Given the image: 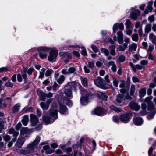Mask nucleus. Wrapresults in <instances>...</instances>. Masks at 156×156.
<instances>
[{"mask_svg":"<svg viewBox=\"0 0 156 156\" xmlns=\"http://www.w3.org/2000/svg\"><path fill=\"white\" fill-rule=\"evenodd\" d=\"M41 107L44 110H47L49 106L46 103H44L43 102H41L40 104Z\"/></svg>","mask_w":156,"mask_h":156,"instance_id":"nucleus-32","label":"nucleus"},{"mask_svg":"<svg viewBox=\"0 0 156 156\" xmlns=\"http://www.w3.org/2000/svg\"><path fill=\"white\" fill-rule=\"evenodd\" d=\"M109 48L110 50L111 54L113 56H114L115 55V47L114 45H112L109 47Z\"/></svg>","mask_w":156,"mask_h":156,"instance_id":"nucleus-31","label":"nucleus"},{"mask_svg":"<svg viewBox=\"0 0 156 156\" xmlns=\"http://www.w3.org/2000/svg\"><path fill=\"white\" fill-rule=\"evenodd\" d=\"M148 105V109L150 110L153 109L154 108V105L152 102L149 103Z\"/></svg>","mask_w":156,"mask_h":156,"instance_id":"nucleus-57","label":"nucleus"},{"mask_svg":"<svg viewBox=\"0 0 156 156\" xmlns=\"http://www.w3.org/2000/svg\"><path fill=\"white\" fill-rule=\"evenodd\" d=\"M29 121L28 117L27 115H24L22 120V122L24 126L27 125L28 122Z\"/></svg>","mask_w":156,"mask_h":156,"instance_id":"nucleus-27","label":"nucleus"},{"mask_svg":"<svg viewBox=\"0 0 156 156\" xmlns=\"http://www.w3.org/2000/svg\"><path fill=\"white\" fill-rule=\"evenodd\" d=\"M136 67V68L139 70H141L142 69H144V66H142L141 65H140L139 64L136 65L135 66Z\"/></svg>","mask_w":156,"mask_h":156,"instance_id":"nucleus-60","label":"nucleus"},{"mask_svg":"<svg viewBox=\"0 0 156 156\" xmlns=\"http://www.w3.org/2000/svg\"><path fill=\"white\" fill-rule=\"evenodd\" d=\"M30 130L27 127L23 128L20 130V134L23 135L25 134H28L30 133Z\"/></svg>","mask_w":156,"mask_h":156,"instance_id":"nucleus-23","label":"nucleus"},{"mask_svg":"<svg viewBox=\"0 0 156 156\" xmlns=\"http://www.w3.org/2000/svg\"><path fill=\"white\" fill-rule=\"evenodd\" d=\"M130 108L132 110L137 111L140 109V106L138 104L134 102L131 101L129 104Z\"/></svg>","mask_w":156,"mask_h":156,"instance_id":"nucleus-11","label":"nucleus"},{"mask_svg":"<svg viewBox=\"0 0 156 156\" xmlns=\"http://www.w3.org/2000/svg\"><path fill=\"white\" fill-rule=\"evenodd\" d=\"M149 39L153 44H156V36L153 33H150L149 34Z\"/></svg>","mask_w":156,"mask_h":156,"instance_id":"nucleus-17","label":"nucleus"},{"mask_svg":"<svg viewBox=\"0 0 156 156\" xmlns=\"http://www.w3.org/2000/svg\"><path fill=\"white\" fill-rule=\"evenodd\" d=\"M30 120L32 126H35L39 122L38 118L36 115L34 114H31L30 115Z\"/></svg>","mask_w":156,"mask_h":156,"instance_id":"nucleus-8","label":"nucleus"},{"mask_svg":"<svg viewBox=\"0 0 156 156\" xmlns=\"http://www.w3.org/2000/svg\"><path fill=\"white\" fill-rule=\"evenodd\" d=\"M25 141V139L23 137H19L18 139L16 144V147L20 148L23 144Z\"/></svg>","mask_w":156,"mask_h":156,"instance_id":"nucleus-14","label":"nucleus"},{"mask_svg":"<svg viewBox=\"0 0 156 156\" xmlns=\"http://www.w3.org/2000/svg\"><path fill=\"white\" fill-rule=\"evenodd\" d=\"M24 110L25 113L32 112L33 111V108L32 107H29L28 108H24Z\"/></svg>","mask_w":156,"mask_h":156,"instance_id":"nucleus-52","label":"nucleus"},{"mask_svg":"<svg viewBox=\"0 0 156 156\" xmlns=\"http://www.w3.org/2000/svg\"><path fill=\"white\" fill-rule=\"evenodd\" d=\"M125 57L123 55H121L118 58V61L119 62H123L125 61Z\"/></svg>","mask_w":156,"mask_h":156,"instance_id":"nucleus-47","label":"nucleus"},{"mask_svg":"<svg viewBox=\"0 0 156 156\" xmlns=\"http://www.w3.org/2000/svg\"><path fill=\"white\" fill-rule=\"evenodd\" d=\"M137 44L134 43H132L129 46V51H135L136 50Z\"/></svg>","mask_w":156,"mask_h":156,"instance_id":"nucleus-20","label":"nucleus"},{"mask_svg":"<svg viewBox=\"0 0 156 156\" xmlns=\"http://www.w3.org/2000/svg\"><path fill=\"white\" fill-rule=\"evenodd\" d=\"M130 115L129 114L126 113L120 116L121 121L124 123L129 122L130 119Z\"/></svg>","mask_w":156,"mask_h":156,"instance_id":"nucleus-7","label":"nucleus"},{"mask_svg":"<svg viewBox=\"0 0 156 156\" xmlns=\"http://www.w3.org/2000/svg\"><path fill=\"white\" fill-rule=\"evenodd\" d=\"M123 99V95L120 94H118L116 101L118 103H120Z\"/></svg>","mask_w":156,"mask_h":156,"instance_id":"nucleus-26","label":"nucleus"},{"mask_svg":"<svg viewBox=\"0 0 156 156\" xmlns=\"http://www.w3.org/2000/svg\"><path fill=\"white\" fill-rule=\"evenodd\" d=\"M152 99V97H149L146 98L145 99V101L147 103H149L151 100Z\"/></svg>","mask_w":156,"mask_h":156,"instance_id":"nucleus-63","label":"nucleus"},{"mask_svg":"<svg viewBox=\"0 0 156 156\" xmlns=\"http://www.w3.org/2000/svg\"><path fill=\"white\" fill-rule=\"evenodd\" d=\"M20 104H16L13 107L12 109V111L13 113H16L18 112L20 110Z\"/></svg>","mask_w":156,"mask_h":156,"instance_id":"nucleus-30","label":"nucleus"},{"mask_svg":"<svg viewBox=\"0 0 156 156\" xmlns=\"http://www.w3.org/2000/svg\"><path fill=\"white\" fill-rule=\"evenodd\" d=\"M125 24L126 28H129L131 26V22L129 20L127 19L126 20Z\"/></svg>","mask_w":156,"mask_h":156,"instance_id":"nucleus-42","label":"nucleus"},{"mask_svg":"<svg viewBox=\"0 0 156 156\" xmlns=\"http://www.w3.org/2000/svg\"><path fill=\"white\" fill-rule=\"evenodd\" d=\"M148 20L151 23L154 20V17L153 15H151L148 18Z\"/></svg>","mask_w":156,"mask_h":156,"instance_id":"nucleus-58","label":"nucleus"},{"mask_svg":"<svg viewBox=\"0 0 156 156\" xmlns=\"http://www.w3.org/2000/svg\"><path fill=\"white\" fill-rule=\"evenodd\" d=\"M8 132L10 134H12L13 136L14 137H17L19 134V132L15 131L13 128L10 129L8 131Z\"/></svg>","mask_w":156,"mask_h":156,"instance_id":"nucleus-18","label":"nucleus"},{"mask_svg":"<svg viewBox=\"0 0 156 156\" xmlns=\"http://www.w3.org/2000/svg\"><path fill=\"white\" fill-rule=\"evenodd\" d=\"M2 137L4 141L6 142L8 141L11 139L10 136L7 134L3 136Z\"/></svg>","mask_w":156,"mask_h":156,"instance_id":"nucleus-43","label":"nucleus"},{"mask_svg":"<svg viewBox=\"0 0 156 156\" xmlns=\"http://www.w3.org/2000/svg\"><path fill=\"white\" fill-rule=\"evenodd\" d=\"M37 93L41 100L43 101H45V93L40 90L38 89L37 91Z\"/></svg>","mask_w":156,"mask_h":156,"instance_id":"nucleus-16","label":"nucleus"},{"mask_svg":"<svg viewBox=\"0 0 156 156\" xmlns=\"http://www.w3.org/2000/svg\"><path fill=\"white\" fill-rule=\"evenodd\" d=\"M87 66L89 68L93 69L94 67V62L92 61H88Z\"/></svg>","mask_w":156,"mask_h":156,"instance_id":"nucleus-36","label":"nucleus"},{"mask_svg":"<svg viewBox=\"0 0 156 156\" xmlns=\"http://www.w3.org/2000/svg\"><path fill=\"white\" fill-rule=\"evenodd\" d=\"M119 81L115 78L114 77L113 78V85L115 87H118Z\"/></svg>","mask_w":156,"mask_h":156,"instance_id":"nucleus-40","label":"nucleus"},{"mask_svg":"<svg viewBox=\"0 0 156 156\" xmlns=\"http://www.w3.org/2000/svg\"><path fill=\"white\" fill-rule=\"evenodd\" d=\"M92 114H94L95 115L98 116H103L106 113L104 112L102 109L100 108H98L95 109L94 111L92 112Z\"/></svg>","mask_w":156,"mask_h":156,"instance_id":"nucleus-10","label":"nucleus"},{"mask_svg":"<svg viewBox=\"0 0 156 156\" xmlns=\"http://www.w3.org/2000/svg\"><path fill=\"white\" fill-rule=\"evenodd\" d=\"M101 53L104 54L105 56H107L109 55V52L108 50L104 48H101Z\"/></svg>","mask_w":156,"mask_h":156,"instance_id":"nucleus-37","label":"nucleus"},{"mask_svg":"<svg viewBox=\"0 0 156 156\" xmlns=\"http://www.w3.org/2000/svg\"><path fill=\"white\" fill-rule=\"evenodd\" d=\"M64 93L67 97H70L72 94V91L70 89H66L64 91Z\"/></svg>","mask_w":156,"mask_h":156,"instance_id":"nucleus-29","label":"nucleus"},{"mask_svg":"<svg viewBox=\"0 0 156 156\" xmlns=\"http://www.w3.org/2000/svg\"><path fill=\"white\" fill-rule=\"evenodd\" d=\"M5 85L7 87H12L14 85V84L10 81H9L8 82H6Z\"/></svg>","mask_w":156,"mask_h":156,"instance_id":"nucleus-53","label":"nucleus"},{"mask_svg":"<svg viewBox=\"0 0 156 156\" xmlns=\"http://www.w3.org/2000/svg\"><path fill=\"white\" fill-rule=\"evenodd\" d=\"M69 84L72 88H74V89L76 90V91L77 90V83H76L75 82H73L71 83H69Z\"/></svg>","mask_w":156,"mask_h":156,"instance_id":"nucleus-41","label":"nucleus"},{"mask_svg":"<svg viewBox=\"0 0 156 156\" xmlns=\"http://www.w3.org/2000/svg\"><path fill=\"white\" fill-rule=\"evenodd\" d=\"M132 40L136 42L138 41L139 37L138 34L137 33H134L131 35Z\"/></svg>","mask_w":156,"mask_h":156,"instance_id":"nucleus-25","label":"nucleus"},{"mask_svg":"<svg viewBox=\"0 0 156 156\" xmlns=\"http://www.w3.org/2000/svg\"><path fill=\"white\" fill-rule=\"evenodd\" d=\"M113 121L116 123H118L119 121V118L117 116H115L113 117Z\"/></svg>","mask_w":156,"mask_h":156,"instance_id":"nucleus-51","label":"nucleus"},{"mask_svg":"<svg viewBox=\"0 0 156 156\" xmlns=\"http://www.w3.org/2000/svg\"><path fill=\"white\" fill-rule=\"evenodd\" d=\"M59 87V85L56 83V82H54L53 85L52 86V88L54 91H55L57 88Z\"/></svg>","mask_w":156,"mask_h":156,"instance_id":"nucleus-49","label":"nucleus"},{"mask_svg":"<svg viewBox=\"0 0 156 156\" xmlns=\"http://www.w3.org/2000/svg\"><path fill=\"white\" fill-rule=\"evenodd\" d=\"M79 49H81V54L84 56H87V54L85 48L84 47L79 46Z\"/></svg>","mask_w":156,"mask_h":156,"instance_id":"nucleus-21","label":"nucleus"},{"mask_svg":"<svg viewBox=\"0 0 156 156\" xmlns=\"http://www.w3.org/2000/svg\"><path fill=\"white\" fill-rule=\"evenodd\" d=\"M129 64L133 71L135 73L136 72V66L135 67L133 66V63L131 62H129Z\"/></svg>","mask_w":156,"mask_h":156,"instance_id":"nucleus-54","label":"nucleus"},{"mask_svg":"<svg viewBox=\"0 0 156 156\" xmlns=\"http://www.w3.org/2000/svg\"><path fill=\"white\" fill-rule=\"evenodd\" d=\"M110 108L111 110H113L116 112H118L121 111V109L120 108H117L113 105H111Z\"/></svg>","mask_w":156,"mask_h":156,"instance_id":"nucleus-39","label":"nucleus"},{"mask_svg":"<svg viewBox=\"0 0 156 156\" xmlns=\"http://www.w3.org/2000/svg\"><path fill=\"white\" fill-rule=\"evenodd\" d=\"M40 140V137L39 136H37L34 141L27 146V149L20 150V153L26 155L32 152L34 147L39 143Z\"/></svg>","mask_w":156,"mask_h":156,"instance_id":"nucleus-2","label":"nucleus"},{"mask_svg":"<svg viewBox=\"0 0 156 156\" xmlns=\"http://www.w3.org/2000/svg\"><path fill=\"white\" fill-rule=\"evenodd\" d=\"M80 103L82 105H85L88 102L87 96H83L80 98Z\"/></svg>","mask_w":156,"mask_h":156,"instance_id":"nucleus-22","label":"nucleus"},{"mask_svg":"<svg viewBox=\"0 0 156 156\" xmlns=\"http://www.w3.org/2000/svg\"><path fill=\"white\" fill-rule=\"evenodd\" d=\"M126 34L127 35L130 36L132 34V30L130 29H128L126 30Z\"/></svg>","mask_w":156,"mask_h":156,"instance_id":"nucleus-62","label":"nucleus"},{"mask_svg":"<svg viewBox=\"0 0 156 156\" xmlns=\"http://www.w3.org/2000/svg\"><path fill=\"white\" fill-rule=\"evenodd\" d=\"M115 64V63L113 61H111L108 62L107 64V66L108 67L111 66L112 67Z\"/></svg>","mask_w":156,"mask_h":156,"instance_id":"nucleus-56","label":"nucleus"},{"mask_svg":"<svg viewBox=\"0 0 156 156\" xmlns=\"http://www.w3.org/2000/svg\"><path fill=\"white\" fill-rule=\"evenodd\" d=\"M117 40L119 44L123 43V34L121 31H119L117 32Z\"/></svg>","mask_w":156,"mask_h":156,"instance_id":"nucleus-12","label":"nucleus"},{"mask_svg":"<svg viewBox=\"0 0 156 156\" xmlns=\"http://www.w3.org/2000/svg\"><path fill=\"white\" fill-rule=\"evenodd\" d=\"M80 79L82 84L84 86L87 87V78L85 77H83L82 76H80Z\"/></svg>","mask_w":156,"mask_h":156,"instance_id":"nucleus-24","label":"nucleus"},{"mask_svg":"<svg viewBox=\"0 0 156 156\" xmlns=\"http://www.w3.org/2000/svg\"><path fill=\"white\" fill-rule=\"evenodd\" d=\"M146 93V89L145 88H143L141 89L139 92V96L140 97H143L145 95Z\"/></svg>","mask_w":156,"mask_h":156,"instance_id":"nucleus-28","label":"nucleus"},{"mask_svg":"<svg viewBox=\"0 0 156 156\" xmlns=\"http://www.w3.org/2000/svg\"><path fill=\"white\" fill-rule=\"evenodd\" d=\"M127 46L128 44L126 43H124L122 45H120L119 46V50L120 51H124L127 47Z\"/></svg>","mask_w":156,"mask_h":156,"instance_id":"nucleus-33","label":"nucleus"},{"mask_svg":"<svg viewBox=\"0 0 156 156\" xmlns=\"http://www.w3.org/2000/svg\"><path fill=\"white\" fill-rule=\"evenodd\" d=\"M94 84L98 87L101 88L106 89L107 87L106 86V83L103 79L98 76L94 81Z\"/></svg>","mask_w":156,"mask_h":156,"instance_id":"nucleus-4","label":"nucleus"},{"mask_svg":"<svg viewBox=\"0 0 156 156\" xmlns=\"http://www.w3.org/2000/svg\"><path fill=\"white\" fill-rule=\"evenodd\" d=\"M153 2L152 1H150L148 2V5L146 9L144 11V12L146 14H148L149 12H151L153 9L152 5Z\"/></svg>","mask_w":156,"mask_h":156,"instance_id":"nucleus-15","label":"nucleus"},{"mask_svg":"<svg viewBox=\"0 0 156 156\" xmlns=\"http://www.w3.org/2000/svg\"><path fill=\"white\" fill-rule=\"evenodd\" d=\"M134 123L137 126L141 125L143 122L142 119L140 117H135L133 119Z\"/></svg>","mask_w":156,"mask_h":156,"instance_id":"nucleus-13","label":"nucleus"},{"mask_svg":"<svg viewBox=\"0 0 156 156\" xmlns=\"http://www.w3.org/2000/svg\"><path fill=\"white\" fill-rule=\"evenodd\" d=\"M152 25L151 24L148 23L146 25L144 28V32L148 34L151 30Z\"/></svg>","mask_w":156,"mask_h":156,"instance_id":"nucleus-19","label":"nucleus"},{"mask_svg":"<svg viewBox=\"0 0 156 156\" xmlns=\"http://www.w3.org/2000/svg\"><path fill=\"white\" fill-rule=\"evenodd\" d=\"M75 71V69L74 67H70L68 69V72L69 73H72Z\"/></svg>","mask_w":156,"mask_h":156,"instance_id":"nucleus-61","label":"nucleus"},{"mask_svg":"<svg viewBox=\"0 0 156 156\" xmlns=\"http://www.w3.org/2000/svg\"><path fill=\"white\" fill-rule=\"evenodd\" d=\"M101 97L105 101H106L107 98V97L106 95V94L104 93H101Z\"/></svg>","mask_w":156,"mask_h":156,"instance_id":"nucleus-59","label":"nucleus"},{"mask_svg":"<svg viewBox=\"0 0 156 156\" xmlns=\"http://www.w3.org/2000/svg\"><path fill=\"white\" fill-rule=\"evenodd\" d=\"M135 91V86L134 85H132L131 86L130 94L131 96H133Z\"/></svg>","mask_w":156,"mask_h":156,"instance_id":"nucleus-35","label":"nucleus"},{"mask_svg":"<svg viewBox=\"0 0 156 156\" xmlns=\"http://www.w3.org/2000/svg\"><path fill=\"white\" fill-rule=\"evenodd\" d=\"M4 122V121H0V133L2 132V130L5 129Z\"/></svg>","mask_w":156,"mask_h":156,"instance_id":"nucleus-44","label":"nucleus"},{"mask_svg":"<svg viewBox=\"0 0 156 156\" xmlns=\"http://www.w3.org/2000/svg\"><path fill=\"white\" fill-rule=\"evenodd\" d=\"M57 111L53 108L50 110V115L43 116V121L46 124L52 123L57 118Z\"/></svg>","mask_w":156,"mask_h":156,"instance_id":"nucleus-1","label":"nucleus"},{"mask_svg":"<svg viewBox=\"0 0 156 156\" xmlns=\"http://www.w3.org/2000/svg\"><path fill=\"white\" fill-rule=\"evenodd\" d=\"M155 113H151L149 114L147 116V119L149 120L152 119V118H153Z\"/></svg>","mask_w":156,"mask_h":156,"instance_id":"nucleus-55","label":"nucleus"},{"mask_svg":"<svg viewBox=\"0 0 156 156\" xmlns=\"http://www.w3.org/2000/svg\"><path fill=\"white\" fill-rule=\"evenodd\" d=\"M138 32L140 37H142L143 36V31L142 27H140L139 30H138Z\"/></svg>","mask_w":156,"mask_h":156,"instance_id":"nucleus-48","label":"nucleus"},{"mask_svg":"<svg viewBox=\"0 0 156 156\" xmlns=\"http://www.w3.org/2000/svg\"><path fill=\"white\" fill-rule=\"evenodd\" d=\"M124 28L123 24L122 23H115L113 27V32L115 33L116 31L119 28L121 30H122Z\"/></svg>","mask_w":156,"mask_h":156,"instance_id":"nucleus-9","label":"nucleus"},{"mask_svg":"<svg viewBox=\"0 0 156 156\" xmlns=\"http://www.w3.org/2000/svg\"><path fill=\"white\" fill-rule=\"evenodd\" d=\"M148 63V61L146 60H141L140 62V64L142 66H144L147 64Z\"/></svg>","mask_w":156,"mask_h":156,"instance_id":"nucleus-50","label":"nucleus"},{"mask_svg":"<svg viewBox=\"0 0 156 156\" xmlns=\"http://www.w3.org/2000/svg\"><path fill=\"white\" fill-rule=\"evenodd\" d=\"M131 10H135V12H132L130 14L131 17L133 20H136L140 13V11L139 9L135 10V8H132Z\"/></svg>","mask_w":156,"mask_h":156,"instance_id":"nucleus-6","label":"nucleus"},{"mask_svg":"<svg viewBox=\"0 0 156 156\" xmlns=\"http://www.w3.org/2000/svg\"><path fill=\"white\" fill-rule=\"evenodd\" d=\"M37 50L39 52V57L42 59L46 58L48 56V52L49 50V48L45 47L38 48Z\"/></svg>","mask_w":156,"mask_h":156,"instance_id":"nucleus-3","label":"nucleus"},{"mask_svg":"<svg viewBox=\"0 0 156 156\" xmlns=\"http://www.w3.org/2000/svg\"><path fill=\"white\" fill-rule=\"evenodd\" d=\"M53 71L51 70H47L45 73V76H50L52 73V71Z\"/></svg>","mask_w":156,"mask_h":156,"instance_id":"nucleus-64","label":"nucleus"},{"mask_svg":"<svg viewBox=\"0 0 156 156\" xmlns=\"http://www.w3.org/2000/svg\"><path fill=\"white\" fill-rule=\"evenodd\" d=\"M58 54V51L55 49H52L50 51L48 56V60L51 62L55 61L56 60Z\"/></svg>","mask_w":156,"mask_h":156,"instance_id":"nucleus-5","label":"nucleus"},{"mask_svg":"<svg viewBox=\"0 0 156 156\" xmlns=\"http://www.w3.org/2000/svg\"><path fill=\"white\" fill-rule=\"evenodd\" d=\"M126 82L124 80L121 81V83L119 85V87L120 88H125L126 87Z\"/></svg>","mask_w":156,"mask_h":156,"instance_id":"nucleus-46","label":"nucleus"},{"mask_svg":"<svg viewBox=\"0 0 156 156\" xmlns=\"http://www.w3.org/2000/svg\"><path fill=\"white\" fill-rule=\"evenodd\" d=\"M60 112L61 114H64L67 110L66 107L63 105H61L60 108Z\"/></svg>","mask_w":156,"mask_h":156,"instance_id":"nucleus-38","label":"nucleus"},{"mask_svg":"<svg viewBox=\"0 0 156 156\" xmlns=\"http://www.w3.org/2000/svg\"><path fill=\"white\" fill-rule=\"evenodd\" d=\"M91 47L93 51L97 53L99 51V50L98 48L95 45H92Z\"/></svg>","mask_w":156,"mask_h":156,"instance_id":"nucleus-45","label":"nucleus"},{"mask_svg":"<svg viewBox=\"0 0 156 156\" xmlns=\"http://www.w3.org/2000/svg\"><path fill=\"white\" fill-rule=\"evenodd\" d=\"M65 79V76L63 75H62L58 79H57V81L58 83L61 84L64 81Z\"/></svg>","mask_w":156,"mask_h":156,"instance_id":"nucleus-34","label":"nucleus"}]
</instances>
